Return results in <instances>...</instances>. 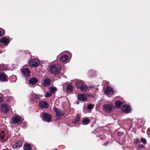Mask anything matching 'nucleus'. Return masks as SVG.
<instances>
[{
  "label": "nucleus",
  "instance_id": "1",
  "mask_svg": "<svg viewBox=\"0 0 150 150\" xmlns=\"http://www.w3.org/2000/svg\"><path fill=\"white\" fill-rule=\"evenodd\" d=\"M75 84L83 92H85L88 89V87L81 81H77Z\"/></svg>",
  "mask_w": 150,
  "mask_h": 150
},
{
  "label": "nucleus",
  "instance_id": "21",
  "mask_svg": "<svg viewBox=\"0 0 150 150\" xmlns=\"http://www.w3.org/2000/svg\"><path fill=\"white\" fill-rule=\"evenodd\" d=\"M23 148L25 150H29L31 149V147L29 144H26L24 145Z\"/></svg>",
  "mask_w": 150,
  "mask_h": 150
},
{
  "label": "nucleus",
  "instance_id": "9",
  "mask_svg": "<svg viewBox=\"0 0 150 150\" xmlns=\"http://www.w3.org/2000/svg\"><path fill=\"white\" fill-rule=\"evenodd\" d=\"M12 121L14 124H17L21 121L20 117L19 116H15L12 118Z\"/></svg>",
  "mask_w": 150,
  "mask_h": 150
},
{
  "label": "nucleus",
  "instance_id": "34",
  "mask_svg": "<svg viewBox=\"0 0 150 150\" xmlns=\"http://www.w3.org/2000/svg\"><path fill=\"white\" fill-rule=\"evenodd\" d=\"M139 146L140 147H143L144 146L140 144V145H139Z\"/></svg>",
  "mask_w": 150,
  "mask_h": 150
},
{
  "label": "nucleus",
  "instance_id": "32",
  "mask_svg": "<svg viewBox=\"0 0 150 150\" xmlns=\"http://www.w3.org/2000/svg\"><path fill=\"white\" fill-rule=\"evenodd\" d=\"M118 134L119 136H121L123 134V133L122 132H119L118 133Z\"/></svg>",
  "mask_w": 150,
  "mask_h": 150
},
{
  "label": "nucleus",
  "instance_id": "26",
  "mask_svg": "<svg viewBox=\"0 0 150 150\" xmlns=\"http://www.w3.org/2000/svg\"><path fill=\"white\" fill-rule=\"evenodd\" d=\"M4 131L0 132V139H4Z\"/></svg>",
  "mask_w": 150,
  "mask_h": 150
},
{
  "label": "nucleus",
  "instance_id": "25",
  "mask_svg": "<svg viewBox=\"0 0 150 150\" xmlns=\"http://www.w3.org/2000/svg\"><path fill=\"white\" fill-rule=\"evenodd\" d=\"M49 91L52 93H54L56 91V88L55 87H51L49 88Z\"/></svg>",
  "mask_w": 150,
  "mask_h": 150
},
{
  "label": "nucleus",
  "instance_id": "5",
  "mask_svg": "<svg viewBox=\"0 0 150 150\" xmlns=\"http://www.w3.org/2000/svg\"><path fill=\"white\" fill-rule=\"evenodd\" d=\"M29 64L32 67H37L39 65L40 62L38 59H31L30 60Z\"/></svg>",
  "mask_w": 150,
  "mask_h": 150
},
{
  "label": "nucleus",
  "instance_id": "12",
  "mask_svg": "<svg viewBox=\"0 0 150 150\" xmlns=\"http://www.w3.org/2000/svg\"><path fill=\"white\" fill-rule=\"evenodd\" d=\"M39 106L42 108H47L48 107V104L45 101H41L39 102Z\"/></svg>",
  "mask_w": 150,
  "mask_h": 150
},
{
  "label": "nucleus",
  "instance_id": "33",
  "mask_svg": "<svg viewBox=\"0 0 150 150\" xmlns=\"http://www.w3.org/2000/svg\"><path fill=\"white\" fill-rule=\"evenodd\" d=\"M3 101V98L2 97H0V102H2Z\"/></svg>",
  "mask_w": 150,
  "mask_h": 150
},
{
  "label": "nucleus",
  "instance_id": "19",
  "mask_svg": "<svg viewBox=\"0 0 150 150\" xmlns=\"http://www.w3.org/2000/svg\"><path fill=\"white\" fill-rule=\"evenodd\" d=\"M68 59V57L67 55H64L62 56L60 58V61L62 62H66Z\"/></svg>",
  "mask_w": 150,
  "mask_h": 150
},
{
  "label": "nucleus",
  "instance_id": "14",
  "mask_svg": "<svg viewBox=\"0 0 150 150\" xmlns=\"http://www.w3.org/2000/svg\"><path fill=\"white\" fill-rule=\"evenodd\" d=\"M0 42L3 43L4 44L6 45H7L9 42V39L7 38L4 37L2 38L0 40Z\"/></svg>",
  "mask_w": 150,
  "mask_h": 150
},
{
  "label": "nucleus",
  "instance_id": "30",
  "mask_svg": "<svg viewBox=\"0 0 150 150\" xmlns=\"http://www.w3.org/2000/svg\"><path fill=\"white\" fill-rule=\"evenodd\" d=\"M141 141L144 143H146V139L144 138H142L141 139Z\"/></svg>",
  "mask_w": 150,
  "mask_h": 150
},
{
  "label": "nucleus",
  "instance_id": "11",
  "mask_svg": "<svg viewBox=\"0 0 150 150\" xmlns=\"http://www.w3.org/2000/svg\"><path fill=\"white\" fill-rule=\"evenodd\" d=\"M7 77L6 74L4 73H0V80L1 81H7Z\"/></svg>",
  "mask_w": 150,
  "mask_h": 150
},
{
  "label": "nucleus",
  "instance_id": "10",
  "mask_svg": "<svg viewBox=\"0 0 150 150\" xmlns=\"http://www.w3.org/2000/svg\"><path fill=\"white\" fill-rule=\"evenodd\" d=\"M78 99L81 101H84L87 99V96L85 94H78Z\"/></svg>",
  "mask_w": 150,
  "mask_h": 150
},
{
  "label": "nucleus",
  "instance_id": "4",
  "mask_svg": "<svg viewBox=\"0 0 150 150\" xmlns=\"http://www.w3.org/2000/svg\"><path fill=\"white\" fill-rule=\"evenodd\" d=\"M0 111L4 113H6L9 111V108L6 104H3L0 105Z\"/></svg>",
  "mask_w": 150,
  "mask_h": 150
},
{
  "label": "nucleus",
  "instance_id": "18",
  "mask_svg": "<svg viewBox=\"0 0 150 150\" xmlns=\"http://www.w3.org/2000/svg\"><path fill=\"white\" fill-rule=\"evenodd\" d=\"M51 81L49 79L46 78L44 80L43 85L44 86H48L50 84Z\"/></svg>",
  "mask_w": 150,
  "mask_h": 150
},
{
  "label": "nucleus",
  "instance_id": "17",
  "mask_svg": "<svg viewBox=\"0 0 150 150\" xmlns=\"http://www.w3.org/2000/svg\"><path fill=\"white\" fill-rule=\"evenodd\" d=\"M38 81V80L35 78H33L30 79L29 81V83L32 85L35 84Z\"/></svg>",
  "mask_w": 150,
  "mask_h": 150
},
{
  "label": "nucleus",
  "instance_id": "2",
  "mask_svg": "<svg viewBox=\"0 0 150 150\" xmlns=\"http://www.w3.org/2000/svg\"><path fill=\"white\" fill-rule=\"evenodd\" d=\"M105 112H110L112 111L115 108V106L112 104L105 105L103 106Z\"/></svg>",
  "mask_w": 150,
  "mask_h": 150
},
{
  "label": "nucleus",
  "instance_id": "3",
  "mask_svg": "<svg viewBox=\"0 0 150 150\" xmlns=\"http://www.w3.org/2000/svg\"><path fill=\"white\" fill-rule=\"evenodd\" d=\"M50 71L51 74H54L55 75L58 74L59 72V71L55 65L50 66Z\"/></svg>",
  "mask_w": 150,
  "mask_h": 150
},
{
  "label": "nucleus",
  "instance_id": "29",
  "mask_svg": "<svg viewBox=\"0 0 150 150\" xmlns=\"http://www.w3.org/2000/svg\"><path fill=\"white\" fill-rule=\"evenodd\" d=\"M51 96V94L48 92H47L45 94V96L46 97H50Z\"/></svg>",
  "mask_w": 150,
  "mask_h": 150
},
{
  "label": "nucleus",
  "instance_id": "24",
  "mask_svg": "<svg viewBox=\"0 0 150 150\" xmlns=\"http://www.w3.org/2000/svg\"><path fill=\"white\" fill-rule=\"evenodd\" d=\"M39 98V97L37 95L34 94L32 96V99L33 100H35Z\"/></svg>",
  "mask_w": 150,
  "mask_h": 150
},
{
  "label": "nucleus",
  "instance_id": "22",
  "mask_svg": "<svg viewBox=\"0 0 150 150\" xmlns=\"http://www.w3.org/2000/svg\"><path fill=\"white\" fill-rule=\"evenodd\" d=\"M67 90L68 92H71L73 91V86L70 84H68L67 87Z\"/></svg>",
  "mask_w": 150,
  "mask_h": 150
},
{
  "label": "nucleus",
  "instance_id": "27",
  "mask_svg": "<svg viewBox=\"0 0 150 150\" xmlns=\"http://www.w3.org/2000/svg\"><path fill=\"white\" fill-rule=\"evenodd\" d=\"M94 105L92 104L88 105L87 106V108L88 110L92 109L94 107Z\"/></svg>",
  "mask_w": 150,
  "mask_h": 150
},
{
  "label": "nucleus",
  "instance_id": "28",
  "mask_svg": "<svg viewBox=\"0 0 150 150\" xmlns=\"http://www.w3.org/2000/svg\"><path fill=\"white\" fill-rule=\"evenodd\" d=\"M80 120V117L78 115H77L76 116V118L75 119V120L74 122L75 123L77 122H78Z\"/></svg>",
  "mask_w": 150,
  "mask_h": 150
},
{
  "label": "nucleus",
  "instance_id": "20",
  "mask_svg": "<svg viewBox=\"0 0 150 150\" xmlns=\"http://www.w3.org/2000/svg\"><path fill=\"white\" fill-rule=\"evenodd\" d=\"M115 104L117 108H120L123 104V103L120 101H117L115 102Z\"/></svg>",
  "mask_w": 150,
  "mask_h": 150
},
{
  "label": "nucleus",
  "instance_id": "35",
  "mask_svg": "<svg viewBox=\"0 0 150 150\" xmlns=\"http://www.w3.org/2000/svg\"><path fill=\"white\" fill-rule=\"evenodd\" d=\"M108 142H105V143L104 144L105 145H108Z\"/></svg>",
  "mask_w": 150,
  "mask_h": 150
},
{
  "label": "nucleus",
  "instance_id": "31",
  "mask_svg": "<svg viewBox=\"0 0 150 150\" xmlns=\"http://www.w3.org/2000/svg\"><path fill=\"white\" fill-rule=\"evenodd\" d=\"M4 33L3 32L0 30V37L4 35Z\"/></svg>",
  "mask_w": 150,
  "mask_h": 150
},
{
  "label": "nucleus",
  "instance_id": "6",
  "mask_svg": "<svg viewBox=\"0 0 150 150\" xmlns=\"http://www.w3.org/2000/svg\"><path fill=\"white\" fill-rule=\"evenodd\" d=\"M21 72L23 75L25 77H28L30 76V71L28 68L22 69Z\"/></svg>",
  "mask_w": 150,
  "mask_h": 150
},
{
  "label": "nucleus",
  "instance_id": "13",
  "mask_svg": "<svg viewBox=\"0 0 150 150\" xmlns=\"http://www.w3.org/2000/svg\"><path fill=\"white\" fill-rule=\"evenodd\" d=\"M107 94H112L113 93L112 89L110 87H108L106 88L104 91Z\"/></svg>",
  "mask_w": 150,
  "mask_h": 150
},
{
  "label": "nucleus",
  "instance_id": "23",
  "mask_svg": "<svg viewBox=\"0 0 150 150\" xmlns=\"http://www.w3.org/2000/svg\"><path fill=\"white\" fill-rule=\"evenodd\" d=\"M90 122V120L88 119H85L82 121L84 125H86L88 124Z\"/></svg>",
  "mask_w": 150,
  "mask_h": 150
},
{
  "label": "nucleus",
  "instance_id": "7",
  "mask_svg": "<svg viewBox=\"0 0 150 150\" xmlns=\"http://www.w3.org/2000/svg\"><path fill=\"white\" fill-rule=\"evenodd\" d=\"M43 120L44 121H46L48 122H50L51 120V115L45 112L43 113Z\"/></svg>",
  "mask_w": 150,
  "mask_h": 150
},
{
  "label": "nucleus",
  "instance_id": "16",
  "mask_svg": "<svg viewBox=\"0 0 150 150\" xmlns=\"http://www.w3.org/2000/svg\"><path fill=\"white\" fill-rule=\"evenodd\" d=\"M22 145V142L19 141L15 143L13 146V149H18Z\"/></svg>",
  "mask_w": 150,
  "mask_h": 150
},
{
  "label": "nucleus",
  "instance_id": "8",
  "mask_svg": "<svg viewBox=\"0 0 150 150\" xmlns=\"http://www.w3.org/2000/svg\"><path fill=\"white\" fill-rule=\"evenodd\" d=\"M131 110V108L127 105H123L121 108L122 111L125 113H129Z\"/></svg>",
  "mask_w": 150,
  "mask_h": 150
},
{
  "label": "nucleus",
  "instance_id": "36",
  "mask_svg": "<svg viewBox=\"0 0 150 150\" xmlns=\"http://www.w3.org/2000/svg\"><path fill=\"white\" fill-rule=\"evenodd\" d=\"M149 132H150V129L149 130Z\"/></svg>",
  "mask_w": 150,
  "mask_h": 150
},
{
  "label": "nucleus",
  "instance_id": "15",
  "mask_svg": "<svg viewBox=\"0 0 150 150\" xmlns=\"http://www.w3.org/2000/svg\"><path fill=\"white\" fill-rule=\"evenodd\" d=\"M53 110L56 112V114L57 116L61 117L63 115L61 110L56 107L53 108Z\"/></svg>",
  "mask_w": 150,
  "mask_h": 150
}]
</instances>
